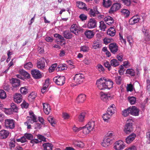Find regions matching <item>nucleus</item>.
I'll use <instances>...</instances> for the list:
<instances>
[{"mask_svg":"<svg viewBox=\"0 0 150 150\" xmlns=\"http://www.w3.org/2000/svg\"><path fill=\"white\" fill-rule=\"evenodd\" d=\"M133 120L132 119H129L127 122L125 126L124 131L127 134H130L133 130Z\"/></svg>","mask_w":150,"mask_h":150,"instance_id":"obj_1","label":"nucleus"},{"mask_svg":"<svg viewBox=\"0 0 150 150\" xmlns=\"http://www.w3.org/2000/svg\"><path fill=\"white\" fill-rule=\"evenodd\" d=\"M95 125V122L93 120L89 122L86 126L83 127V133L85 134H87L91 131L94 130Z\"/></svg>","mask_w":150,"mask_h":150,"instance_id":"obj_2","label":"nucleus"},{"mask_svg":"<svg viewBox=\"0 0 150 150\" xmlns=\"http://www.w3.org/2000/svg\"><path fill=\"white\" fill-rule=\"evenodd\" d=\"M106 82L105 78L101 77L97 80L96 84L100 90H104L106 89Z\"/></svg>","mask_w":150,"mask_h":150,"instance_id":"obj_3","label":"nucleus"},{"mask_svg":"<svg viewBox=\"0 0 150 150\" xmlns=\"http://www.w3.org/2000/svg\"><path fill=\"white\" fill-rule=\"evenodd\" d=\"M6 128L12 129L15 127V121L13 119H6L4 121Z\"/></svg>","mask_w":150,"mask_h":150,"instance_id":"obj_4","label":"nucleus"},{"mask_svg":"<svg viewBox=\"0 0 150 150\" xmlns=\"http://www.w3.org/2000/svg\"><path fill=\"white\" fill-rule=\"evenodd\" d=\"M9 82L12 85V90L17 89V87L21 86V81L18 79L12 77L9 79Z\"/></svg>","mask_w":150,"mask_h":150,"instance_id":"obj_5","label":"nucleus"},{"mask_svg":"<svg viewBox=\"0 0 150 150\" xmlns=\"http://www.w3.org/2000/svg\"><path fill=\"white\" fill-rule=\"evenodd\" d=\"M65 78L64 76H59L55 77L53 79V80L57 85L62 86L65 83Z\"/></svg>","mask_w":150,"mask_h":150,"instance_id":"obj_6","label":"nucleus"},{"mask_svg":"<svg viewBox=\"0 0 150 150\" xmlns=\"http://www.w3.org/2000/svg\"><path fill=\"white\" fill-rule=\"evenodd\" d=\"M31 73L32 77L35 79H39L42 78V75L41 72L37 69H33L31 71Z\"/></svg>","mask_w":150,"mask_h":150,"instance_id":"obj_7","label":"nucleus"},{"mask_svg":"<svg viewBox=\"0 0 150 150\" xmlns=\"http://www.w3.org/2000/svg\"><path fill=\"white\" fill-rule=\"evenodd\" d=\"M100 98L104 101L111 100V94L108 93H104L101 92L100 93Z\"/></svg>","mask_w":150,"mask_h":150,"instance_id":"obj_8","label":"nucleus"},{"mask_svg":"<svg viewBox=\"0 0 150 150\" xmlns=\"http://www.w3.org/2000/svg\"><path fill=\"white\" fill-rule=\"evenodd\" d=\"M70 30L71 32L76 35H78L80 31L79 27L76 24H73L71 25L70 28Z\"/></svg>","mask_w":150,"mask_h":150,"instance_id":"obj_9","label":"nucleus"},{"mask_svg":"<svg viewBox=\"0 0 150 150\" xmlns=\"http://www.w3.org/2000/svg\"><path fill=\"white\" fill-rule=\"evenodd\" d=\"M109 46L111 52L113 54H115L118 50V47L116 43H110Z\"/></svg>","mask_w":150,"mask_h":150,"instance_id":"obj_10","label":"nucleus"},{"mask_svg":"<svg viewBox=\"0 0 150 150\" xmlns=\"http://www.w3.org/2000/svg\"><path fill=\"white\" fill-rule=\"evenodd\" d=\"M86 10L87 11L88 14L91 17H95L96 14H99V12L97 10V7L94 8H93L86 9Z\"/></svg>","mask_w":150,"mask_h":150,"instance_id":"obj_11","label":"nucleus"},{"mask_svg":"<svg viewBox=\"0 0 150 150\" xmlns=\"http://www.w3.org/2000/svg\"><path fill=\"white\" fill-rule=\"evenodd\" d=\"M83 75L78 74L75 75L74 80L75 83L77 84H80L83 82Z\"/></svg>","mask_w":150,"mask_h":150,"instance_id":"obj_12","label":"nucleus"},{"mask_svg":"<svg viewBox=\"0 0 150 150\" xmlns=\"http://www.w3.org/2000/svg\"><path fill=\"white\" fill-rule=\"evenodd\" d=\"M125 146L123 144V142L122 141H119L116 142L114 146V148L116 150H122Z\"/></svg>","mask_w":150,"mask_h":150,"instance_id":"obj_13","label":"nucleus"},{"mask_svg":"<svg viewBox=\"0 0 150 150\" xmlns=\"http://www.w3.org/2000/svg\"><path fill=\"white\" fill-rule=\"evenodd\" d=\"M97 25V22L94 18H91L88 21L87 27L90 29L95 28Z\"/></svg>","mask_w":150,"mask_h":150,"instance_id":"obj_14","label":"nucleus"},{"mask_svg":"<svg viewBox=\"0 0 150 150\" xmlns=\"http://www.w3.org/2000/svg\"><path fill=\"white\" fill-rule=\"evenodd\" d=\"M130 111H131L130 114L135 116H137L139 115V110L138 109L137 107L135 106H132L130 107Z\"/></svg>","mask_w":150,"mask_h":150,"instance_id":"obj_15","label":"nucleus"},{"mask_svg":"<svg viewBox=\"0 0 150 150\" xmlns=\"http://www.w3.org/2000/svg\"><path fill=\"white\" fill-rule=\"evenodd\" d=\"M120 8V5L118 3L114 4L110 8L109 12L112 13L118 10Z\"/></svg>","mask_w":150,"mask_h":150,"instance_id":"obj_16","label":"nucleus"},{"mask_svg":"<svg viewBox=\"0 0 150 150\" xmlns=\"http://www.w3.org/2000/svg\"><path fill=\"white\" fill-rule=\"evenodd\" d=\"M13 98L14 101L18 104L20 103L22 101V95L20 93H16L13 95Z\"/></svg>","mask_w":150,"mask_h":150,"instance_id":"obj_17","label":"nucleus"},{"mask_svg":"<svg viewBox=\"0 0 150 150\" xmlns=\"http://www.w3.org/2000/svg\"><path fill=\"white\" fill-rule=\"evenodd\" d=\"M9 134V131L2 129L0 131V139H5L7 138Z\"/></svg>","mask_w":150,"mask_h":150,"instance_id":"obj_18","label":"nucleus"},{"mask_svg":"<svg viewBox=\"0 0 150 150\" xmlns=\"http://www.w3.org/2000/svg\"><path fill=\"white\" fill-rule=\"evenodd\" d=\"M136 137L135 134L132 133L125 139V142L127 144H129L134 140Z\"/></svg>","mask_w":150,"mask_h":150,"instance_id":"obj_19","label":"nucleus"},{"mask_svg":"<svg viewBox=\"0 0 150 150\" xmlns=\"http://www.w3.org/2000/svg\"><path fill=\"white\" fill-rule=\"evenodd\" d=\"M20 74L23 76L25 79H29L30 78V75L23 69H20L18 71Z\"/></svg>","mask_w":150,"mask_h":150,"instance_id":"obj_20","label":"nucleus"},{"mask_svg":"<svg viewBox=\"0 0 150 150\" xmlns=\"http://www.w3.org/2000/svg\"><path fill=\"white\" fill-rule=\"evenodd\" d=\"M142 31L144 34L145 36L144 40L145 41L150 40V35L149 31L145 29V27L143 26L142 28Z\"/></svg>","mask_w":150,"mask_h":150,"instance_id":"obj_21","label":"nucleus"},{"mask_svg":"<svg viewBox=\"0 0 150 150\" xmlns=\"http://www.w3.org/2000/svg\"><path fill=\"white\" fill-rule=\"evenodd\" d=\"M37 68L40 69H43L45 67V64L44 62L41 59L38 60L37 63Z\"/></svg>","mask_w":150,"mask_h":150,"instance_id":"obj_22","label":"nucleus"},{"mask_svg":"<svg viewBox=\"0 0 150 150\" xmlns=\"http://www.w3.org/2000/svg\"><path fill=\"white\" fill-rule=\"evenodd\" d=\"M64 38L67 39H70L73 37V35L71 32L66 30L63 33Z\"/></svg>","mask_w":150,"mask_h":150,"instance_id":"obj_23","label":"nucleus"},{"mask_svg":"<svg viewBox=\"0 0 150 150\" xmlns=\"http://www.w3.org/2000/svg\"><path fill=\"white\" fill-rule=\"evenodd\" d=\"M115 106L114 104H112L107 109V112L108 114L112 116L115 112Z\"/></svg>","mask_w":150,"mask_h":150,"instance_id":"obj_24","label":"nucleus"},{"mask_svg":"<svg viewBox=\"0 0 150 150\" xmlns=\"http://www.w3.org/2000/svg\"><path fill=\"white\" fill-rule=\"evenodd\" d=\"M105 80H106V89L110 90L113 87V83L111 80L108 79H106L105 78Z\"/></svg>","mask_w":150,"mask_h":150,"instance_id":"obj_25","label":"nucleus"},{"mask_svg":"<svg viewBox=\"0 0 150 150\" xmlns=\"http://www.w3.org/2000/svg\"><path fill=\"white\" fill-rule=\"evenodd\" d=\"M116 33V30L114 27H111L107 31V34L111 36H114Z\"/></svg>","mask_w":150,"mask_h":150,"instance_id":"obj_26","label":"nucleus"},{"mask_svg":"<svg viewBox=\"0 0 150 150\" xmlns=\"http://www.w3.org/2000/svg\"><path fill=\"white\" fill-rule=\"evenodd\" d=\"M86 99V95L83 94H79L76 99V101L78 103H82Z\"/></svg>","mask_w":150,"mask_h":150,"instance_id":"obj_27","label":"nucleus"},{"mask_svg":"<svg viewBox=\"0 0 150 150\" xmlns=\"http://www.w3.org/2000/svg\"><path fill=\"white\" fill-rule=\"evenodd\" d=\"M104 20L106 24L109 25L114 23V20L113 18L109 16L105 17L104 18Z\"/></svg>","mask_w":150,"mask_h":150,"instance_id":"obj_28","label":"nucleus"},{"mask_svg":"<svg viewBox=\"0 0 150 150\" xmlns=\"http://www.w3.org/2000/svg\"><path fill=\"white\" fill-rule=\"evenodd\" d=\"M85 35L88 38H92L94 35V33L92 30H86L84 33Z\"/></svg>","mask_w":150,"mask_h":150,"instance_id":"obj_29","label":"nucleus"},{"mask_svg":"<svg viewBox=\"0 0 150 150\" xmlns=\"http://www.w3.org/2000/svg\"><path fill=\"white\" fill-rule=\"evenodd\" d=\"M135 16L131 18L129 21V23L130 25H134L137 23L140 20L139 17L135 18Z\"/></svg>","mask_w":150,"mask_h":150,"instance_id":"obj_30","label":"nucleus"},{"mask_svg":"<svg viewBox=\"0 0 150 150\" xmlns=\"http://www.w3.org/2000/svg\"><path fill=\"white\" fill-rule=\"evenodd\" d=\"M86 4L85 3L81 1H77L76 2V6L80 9H83L86 10L87 7H85Z\"/></svg>","mask_w":150,"mask_h":150,"instance_id":"obj_31","label":"nucleus"},{"mask_svg":"<svg viewBox=\"0 0 150 150\" xmlns=\"http://www.w3.org/2000/svg\"><path fill=\"white\" fill-rule=\"evenodd\" d=\"M86 115V113L85 112H83L80 113L78 117L79 121L80 122H83Z\"/></svg>","mask_w":150,"mask_h":150,"instance_id":"obj_32","label":"nucleus"},{"mask_svg":"<svg viewBox=\"0 0 150 150\" xmlns=\"http://www.w3.org/2000/svg\"><path fill=\"white\" fill-rule=\"evenodd\" d=\"M54 37L59 40V41L57 40V41L60 42H62L65 41V39L64 38L62 37L61 35L58 33H55L54 35Z\"/></svg>","mask_w":150,"mask_h":150,"instance_id":"obj_33","label":"nucleus"},{"mask_svg":"<svg viewBox=\"0 0 150 150\" xmlns=\"http://www.w3.org/2000/svg\"><path fill=\"white\" fill-rule=\"evenodd\" d=\"M110 65L114 67H115L119 65V63L118 60L115 59H112L110 62Z\"/></svg>","mask_w":150,"mask_h":150,"instance_id":"obj_34","label":"nucleus"},{"mask_svg":"<svg viewBox=\"0 0 150 150\" xmlns=\"http://www.w3.org/2000/svg\"><path fill=\"white\" fill-rule=\"evenodd\" d=\"M112 4V2L110 0H103V5L106 7L108 8L110 7Z\"/></svg>","mask_w":150,"mask_h":150,"instance_id":"obj_35","label":"nucleus"},{"mask_svg":"<svg viewBox=\"0 0 150 150\" xmlns=\"http://www.w3.org/2000/svg\"><path fill=\"white\" fill-rule=\"evenodd\" d=\"M28 86H25L21 87L20 88V92L23 95H26L28 93Z\"/></svg>","mask_w":150,"mask_h":150,"instance_id":"obj_36","label":"nucleus"},{"mask_svg":"<svg viewBox=\"0 0 150 150\" xmlns=\"http://www.w3.org/2000/svg\"><path fill=\"white\" fill-rule=\"evenodd\" d=\"M33 65L31 62L25 63L24 65V67L26 69H30L32 68Z\"/></svg>","mask_w":150,"mask_h":150,"instance_id":"obj_37","label":"nucleus"},{"mask_svg":"<svg viewBox=\"0 0 150 150\" xmlns=\"http://www.w3.org/2000/svg\"><path fill=\"white\" fill-rule=\"evenodd\" d=\"M130 107L127 108V109H125L122 111V115L125 117H127L129 114H130L131 111H130Z\"/></svg>","mask_w":150,"mask_h":150,"instance_id":"obj_38","label":"nucleus"},{"mask_svg":"<svg viewBox=\"0 0 150 150\" xmlns=\"http://www.w3.org/2000/svg\"><path fill=\"white\" fill-rule=\"evenodd\" d=\"M126 74L129 75L131 76H135V71L132 69H128L126 71Z\"/></svg>","mask_w":150,"mask_h":150,"instance_id":"obj_39","label":"nucleus"},{"mask_svg":"<svg viewBox=\"0 0 150 150\" xmlns=\"http://www.w3.org/2000/svg\"><path fill=\"white\" fill-rule=\"evenodd\" d=\"M121 12L122 14L126 17H128L130 13L129 11L128 10L125 9H123L122 10Z\"/></svg>","mask_w":150,"mask_h":150,"instance_id":"obj_40","label":"nucleus"},{"mask_svg":"<svg viewBox=\"0 0 150 150\" xmlns=\"http://www.w3.org/2000/svg\"><path fill=\"white\" fill-rule=\"evenodd\" d=\"M128 99L131 105H134L136 101V98L133 96H129L128 98Z\"/></svg>","mask_w":150,"mask_h":150,"instance_id":"obj_41","label":"nucleus"},{"mask_svg":"<svg viewBox=\"0 0 150 150\" xmlns=\"http://www.w3.org/2000/svg\"><path fill=\"white\" fill-rule=\"evenodd\" d=\"M6 97V94L4 91L2 89L0 90V98L4 99Z\"/></svg>","mask_w":150,"mask_h":150,"instance_id":"obj_42","label":"nucleus"},{"mask_svg":"<svg viewBox=\"0 0 150 150\" xmlns=\"http://www.w3.org/2000/svg\"><path fill=\"white\" fill-rule=\"evenodd\" d=\"M111 116L107 112V113L103 114V118L105 121L108 122V120L110 118Z\"/></svg>","mask_w":150,"mask_h":150,"instance_id":"obj_43","label":"nucleus"},{"mask_svg":"<svg viewBox=\"0 0 150 150\" xmlns=\"http://www.w3.org/2000/svg\"><path fill=\"white\" fill-rule=\"evenodd\" d=\"M106 27V25L103 21H101L100 22L99 28L101 30L104 31Z\"/></svg>","mask_w":150,"mask_h":150,"instance_id":"obj_44","label":"nucleus"},{"mask_svg":"<svg viewBox=\"0 0 150 150\" xmlns=\"http://www.w3.org/2000/svg\"><path fill=\"white\" fill-rule=\"evenodd\" d=\"M74 143L75 146L80 148H82L84 146L83 143L80 141H75L74 142Z\"/></svg>","mask_w":150,"mask_h":150,"instance_id":"obj_45","label":"nucleus"},{"mask_svg":"<svg viewBox=\"0 0 150 150\" xmlns=\"http://www.w3.org/2000/svg\"><path fill=\"white\" fill-rule=\"evenodd\" d=\"M47 121L49 122L52 126H54V125L55 124V122L53 117H47Z\"/></svg>","mask_w":150,"mask_h":150,"instance_id":"obj_46","label":"nucleus"},{"mask_svg":"<svg viewBox=\"0 0 150 150\" xmlns=\"http://www.w3.org/2000/svg\"><path fill=\"white\" fill-rule=\"evenodd\" d=\"M11 108L12 109L14 112H17L18 108L15 103H11Z\"/></svg>","mask_w":150,"mask_h":150,"instance_id":"obj_47","label":"nucleus"},{"mask_svg":"<svg viewBox=\"0 0 150 150\" xmlns=\"http://www.w3.org/2000/svg\"><path fill=\"white\" fill-rule=\"evenodd\" d=\"M24 136L26 139L29 140H31L33 138V135L30 133H26L24 134Z\"/></svg>","mask_w":150,"mask_h":150,"instance_id":"obj_48","label":"nucleus"},{"mask_svg":"<svg viewBox=\"0 0 150 150\" xmlns=\"http://www.w3.org/2000/svg\"><path fill=\"white\" fill-rule=\"evenodd\" d=\"M112 40V39L108 38H105L103 39L104 43L105 45L111 42Z\"/></svg>","mask_w":150,"mask_h":150,"instance_id":"obj_49","label":"nucleus"},{"mask_svg":"<svg viewBox=\"0 0 150 150\" xmlns=\"http://www.w3.org/2000/svg\"><path fill=\"white\" fill-rule=\"evenodd\" d=\"M96 67L99 71L100 72H103L105 71L104 69L103 66L100 64H98Z\"/></svg>","mask_w":150,"mask_h":150,"instance_id":"obj_50","label":"nucleus"},{"mask_svg":"<svg viewBox=\"0 0 150 150\" xmlns=\"http://www.w3.org/2000/svg\"><path fill=\"white\" fill-rule=\"evenodd\" d=\"M37 138L40 140V141H41V142L42 141L46 142V138L44 136L38 134L37 135Z\"/></svg>","mask_w":150,"mask_h":150,"instance_id":"obj_51","label":"nucleus"},{"mask_svg":"<svg viewBox=\"0 0 150 150\" xmlns=\"http://www.w3.org/2000/svg\"><path fill=\"white\" fill-rule=\"evenodd\" d=\"M5 113L7 115H11L13 114V111L11 108H5L4 110Z\"/></svg>","mask_w":150,"mask_h":150,"instance_id":"obj_52","label":"nucleus"},{"mask_svg":"<svg viewBox=\"0 0 150 150\" xmlns=\"http://www.w3.org/2000/svg\"><path fill=\"white\" fill-rule=\"evenodd\" d=\"M36 96L35 92H32L28 96V98L29 99H31L32 100L34 99Z\"/></svg>","mask_w":150,"mask_h":150,"instance_id":"obj_53","label":"nucleus"},{"mask_svg":"<svg viewBox=\"0 0 150 150\" xmlns=\"http://www.w3.org/2000/svg\"><path fill=\"white\" fill-rule=\"evenodd\" d=\"M113 139V138H110L109 137H106L103 140L105 142V143L109 145L110 143H112V141Z\"/></svg>","mask_w":150,"mask_h":150,"instance_id":"obj_54","label":"nucleus"},{"mask_svg":"<svg viewBox=\"0 0 150 150\" xmlns=\"http://www.w3.org/2000/svg\"><path fill=\"white\" fill-rule=\"evenodd\" d=\"M100 44L98 42H94L92 45L93 48L94 49L99 48L100 47Z\"/></svg>","mask_w":150,"mask_h":150,"instance_id":"obj_55","label":"nucleus"},{"mask_svg":"<svg viewBox=\"0 0 150 150\" xmlns=\"http://www.w3.org/2000/svg\"><path fill=\"white\" fill-rule=\"evenodd\" d=\"M115 81L116 83L120 85L122 81V78L120 76H117L115 77Z\"/></svg>","mask_w":150,"mask_h":150,"instance_id":"obj_56","label":"nucleus"},{"mask_svg":"<svg viewBox=\"0 0 150 150\" xmlns=\"http://www.w3.org/2000/svg\"><path fill=\"white\" fill-rule=\"evenodd\" d=\"M27 119L31 118L33 122H37V118L36 116L35 115H33L30 116H28L26 117Z\"/></svg>","mask_w":150,"mask_h":150,"instance_id":"obj_57","label":"nucleus"},{"mask_svg":"<svg viewBox=\"0 0 150 150\" xmlns=\"http://www.w3.org/2000/svg\"><path fill=\"white\" fill-rule=\"evenodd\" d=\"M80 19L82 21L86 20L87 19V16L84 14H81L79 16Z\"/></svg>","mask_w":150,"mask_h":150,"instance_id":"obj_58","label":"nucleus"},{"mask_svg":"<svg viewBox=\"0 0 150 150\" xmlns=\"http://www.w3.org/2000/svg\"><path fill=\"white\" fill-rule=\"evenodd\" d=\"M104 65L106 67L108 68L109 71L111 70V65L110 64L109 62L108 61H106L104 63Z\"/></svg>","mask_w":150,"mask_h":150,"instance_id":"obj_59","label":"nucleus"},{"mask_svg":"<svg viewBox=\"0 0 150 150\" xmlns=\"http://www.w3.org/2000/svg\"><path fill=\"white\" fill-rule=\"evenodd\" d=\"M34 129L36 130L40 129L42 127L41 125L39 123L36 122L34 125Z\"/></svg>","mask_w":150,"mask_h":150,"instance_id":"obj_60","label":"nucleus"},{"mask_svg":"<svg viewBox=\"0 0 150 150\" xmlns=\"http://www.w3.org/2000/svg\"><path fill=\"white\" fill-rule=\"evenodd\" d=\"M127 91H133V86L132 84H127Z\"/></svg>","mask_w":150,"mask_h":150,"instance_id":"obj_61","label":"nucleus"},{"mask_svg":"<svg viewBox=\"0 0 150 150\" xmlns=\"http://www.w3.org/2000/svg\"><path fill=\"white\" fill-rule=\"evenodd\" d=\"M21 105L22 108H24L25 109H27L28 107L29 104L26 103L25 101L21 104Z\"/></svg>","mask_w":150,"mask_h":150,"instance_id":"obj_62","label":"nucleus"},{"mask_svg":"<svg viewBox=\"0 0 150 150\" xmlns=\"http://www.w3.org/2000/svg\"><path fill=\"white\" fill-rule=\"evenodd\" d=\"M122 1L124 4L127 6H129L131 4V0H122Z\"/></svg>","mask_w":150,"mask_h":150,"instance_id":"obj_63","label":"nucleus"},{"mask_svg":"<svg viewBox=\"0 0 150 150\" xmlns=\"http://www.w3.org/2000/svg\"><path fill=\"white\" fill-rule=\"evenodd\" d=\"M81 50L84 52H87L88 50V47L86 46H82L81 47Z\"/></svg>","mask_w":150,"mask_h":150,"instance_id":"obj_64","label":"nucleus"}]
</instances>
